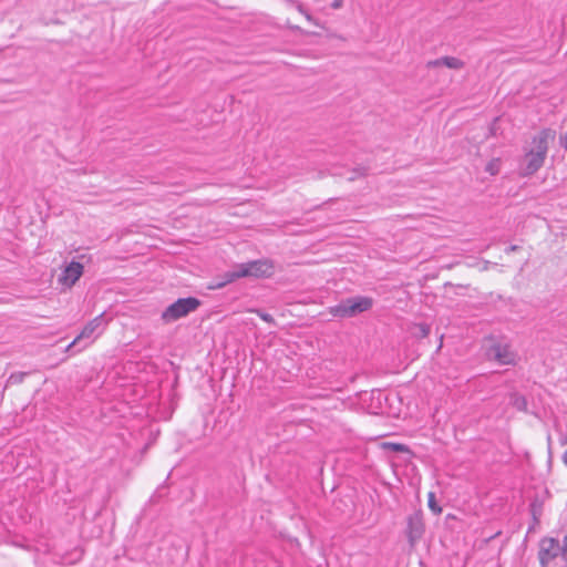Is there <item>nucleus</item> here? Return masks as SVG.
Returning a JSON list of instances; mask_svg holds the SVG:
<instances>
[{
    "mask_svg": "<svg viewBox=\"0 0 567 567\" xmlns=\"http://www.w3.org/2000/svg\"><path fill=\"white\" fill-rule=\"evenodd\" d=\"M555 136L556 132L554 130L544 128L533 137V147L526 152L524 157L525 164L522 168V176H530L544 165L549 148V142H553Z\"/></svg>",
    "mask_w": 567,
    "mask_h": 567,
    "instance_id": "nucleus-1",
    "label": "nucleus"
},
{
    "mask_svg": "<svg viewBox=\"0 0 567 567\" xmlns=\"http://www.w3.org/2000/svg\"><path fill=\"white\" fill-rule=\"evenodd\" d=\"M289 2H290V3H292V4H296V8H297V10H298L300 13H302V14H303L305 12H307V11L305 10L303 6H302L300 2H298L297 0H289Z\"/></svg>",
    "mask_w": 567,
    "mask_h": 567,
    "instance_id": "nucleus-21",
    "label": "nucleus"
},
{
    "mask_svg": "<svg viewBox=\"0 0 567 567\" xmlns=\"http://www.w3.org/2000/svg\"><path fill=\"white\" fill-rule=\"evenodd\" d=\"M199 306L200 301L195 297L179 298L162 312V320L166 323L176 321L195 311Z\"/></svg>",
    "mask_w": 567,
    "mask_h": 567,
    "instance_id": "nucleus-3",
    "label": "nucleus"
},
{
    "mask_svg": "<svg viewBox=\"0 0 567 567\" xmlns=\"http://www.w3.org/2000/svg\"><path fill=\"white\" fill-rule=\"evenodd\" d=\"M256 313L266 322L275 323V319L270 313H267L262 310H256Z\"/></svg>",
    "mask_w": 567,
    "mask_h": 567,
    "instance_id": "nucleus-19",
    "label": "nucleus"
},
{
    "mask_svg": "<svg viewBox=\"0 0 567 567\" xmlns=\"http://www.w3.org/2000/svg\"><path fill=\"white\" fill-rule=\"evenodd\" d=\"M241 277H269L272 274L274 266L267 259L254 260L245 264H238Z\"/></svg>",
    "mask_w": 567,
    "mask_h": 567,
    "instance_id": "nucleus-4",
    "label": "nucleus"
},
{
    "mask_svg": "<svg viewBox=\"0 0 567 567\" xmlns=\"http://www.w3.org/2000/svg\"><path fill=\"white\" fill-rule=\"evenodd\" d=\"M83 269L81 262L72 260L59 277V282L69 288L72 287L82 276Z\"/></svg>",
    "mask_w": 567,
    "mask_h": 567,
    "instance_id": "nucleus-8",
    "label": "nucleus"
},
{
    "mask_svg": "<svg viewBox=\"0 0 567 567\" xmlns=\"http://www.w3.org/2000/svg\"><path fill=\"white\" fill-rule=\"evenodd\" d=\"M486 355L499 364H514L516 360V353L512 351L511 347L501 342L492 344L487 349Z\"/></svg>",
    "mask_w": 567,
    "mask_h": 567,
    "instance_id": "nucleus-6",
    "label": "nucleus"
},
{
    "mask_svg": "<svg viewBox=\"0 0 567 567\" xmlns=\"http://www.w3.org/2000/svg\"><path fill=\"white\" fill-rule=\"evenodd\" d=\"M414 329L413 333L417 338H426L430 333V326L426 323H417L414 326Z\"/></svg>",
    "mask_w": 567,
    "mask_h": 567,
    "instance_id": "nucleus-13",
    "label": "nucleus"
},
{
    "mask_svg": "<svg viewBox=\"0 0 567 567\" xmlns=\"http://www.w3.org/2000/svg\"><path fill=\"white\" fill-rule=\"evenodd\" d=\"M501 169V159L499 158H493L489 161L485 167V171L489 173L491 175H496Z\"/></svg>",
    "mask_w": 567,
    "mask_h": 567,
    "instance_id": "nucleus-14",
    "label": "nucleus"
},
{
    "mask_svg": "<svg viewBox=\"0 0 567 567\" xmlns=\"http://www.w3.org/2000/svg\"><path fill=\"white\" fill-rule=\"evenodd\" d=\"M560 556L567 563V534L563 538V545L560 546Z\"/></svg>",
    "mask_w": 567,
    "mask_h": 567,
    "instance_id": "nucleus-20",
    "label": "nucleus"
},
{
    "mask_svg": "<svg viewBox=\"0 0 567 567\" xmlns=\"http://www.w3.org/2000/svg\"><path fill=\"white\" fill-rule=\"evenodd\" d=\"M303 16L307 18L308 21H313V18L308 12H305Z\"/></svg>",
    "mask_w": 567,
    "mask_h": 567,
    "instance_id": "nucleus-25",
    "label": "nucleus"
},
{
    "mask_svg": "<svg viewBox=\"0 0 567 567\" xmlns=\"http://www.w3.org/2000/svg\"><path fill=\"white\" fill-rule=\"evenodd\" d=\"M406 537L411 547H413L419 539L423 536L424 524L420 513H413L408 517Z\"/></svg>",
    "mask_w": 567,
    "mask_h": 567,
    "instance_id": "nucleus-7",
    "label": "nucleus"
},
{
    "mask_svg": "<svg viewBox=\"0 0 567 567\" xmlns=\"http://www.w3.org/2000/svg\"><path fill=\"white\" fill-rule=\"evenodd\" d=\"M89 346V342H84L79 350H82Z\"/></svg>",
    "mask_w": 567,
    "mask_h": 567,
    "instance_id": "nucleus-27",
    "label": "nucleus"
},
{
    "mask_svg": "<svg viewBox=\"0 0 567 567\" xmlns=\"http://www.w3.org/2000/svg\"><path fill=\"white\" fill-rule=\"evenodd\" d=\"M303 16L307 18L308 21H313V18L308 12H305Z\"/></svg>",
    "mask_w": 567,
    "mask_h": 567,
    "instance_id": "nucleus-26",
    "label": "nucleus"
},
{
    "mask_svg": "<svg viewBox=\"0 0 567 567\" xmlns=\"http://www.w3.org/2000/svg\"><path fill=\"white\" fill-rule=\"evenodd\" d=\"M560 144L567 150V133L560 136Z\"/></svg>",
    "mask_w": 567,
    "mask_h": 567,
    "instance_id": "nucleus-23",
    "label": "nucleus"
},
{
    "mask_svg": "<svg viewBox=\"0 0 567 567\" xmlns=\"http://www.w3.org/2000/svg\"><path fill=\"white\" fill-rule=\"evenodd\" d=\"M427 505L434 514H441L442 508L439 506L436 498H435V494L433 492L429 493Z\"/></svg>",
    "mask_w": 567,
    "mask_h": 567,
    "instance_id": "nucleus-15",
    "label": "nucleus"
},
{
    "mask_svg": "<svg viewBox=\"0 0 567 567\" xmlns=\"http://www.w3.org/2000/svg\"><path fill=\"white\" fill-rule=\"evenodd\" d=\"M367 175V168L365 167H357L351 171L350 176L348 177V181L353 182L359 177H363Z\"/></svg>",
    "mask_w": 567,
    "mask_h": 567,
    "instance_id": "nucleus-17",
    "label": "nucleus"
},
{
    "mask_svg": "<svg viewBox=\"0 0 567 567\" xmlns=\"http://www.w3.org/2000/svg\"><path fill=\"white\" fill-rule=\"evenodd\" d=\"M27 375V372H17L12 373L8 380L9 383H22L24 378Z\"/></svg>",
    "mask_w": 567,
    "mask_h": 567,
    "instance_id": "nucleus-18",
    "label": "nucleus"
},
{
    "mask_svg": "<svg viewBox=\"0 0 567 567\" xmlns=\"http://www.w3.org/2000/svg\"><path fill=\"white\" fill-rule=\"evenodd\" d=\"M509 404L516 408L518 411L527 410V400L524 395L519 393H512L509 396Z\"/></svg>",
    "mask_w": 567,
    "mask_h": 567,
    "instance_id": "nucleus-12",
    "label": "nucleus"
},
{
    "mask_svg": "<svg viewBox=\"0 0 567 567\" xmlns=\"http://www.w3.org/2000/svg\"><path fill=\"white\" fill-rule=\"evenodd\" d=\"M465 63L455 56H442L435 60H431L426 62L427 69H435L439 66H446L449 69L453 70H461L463 69Z\"/></svg>",
    "mask_w": 567,
    "mask_h": 567,
    "instance_id": "nucleus-10",
    "label": "nucleus"
},
{
    "mask_svg": "<svg viewBox=\"0 0 567 567\" xmlns=\"http://www.w3.org/2000/svg\"><path fill=\"white\" fill-rule=\"evenodd\" d=\"M519 247L517 245H512L506 249V252H514L517 251Z\"/></svg>",
    "mask_w": 567,
    "mask_h": 567,
    "instance_id": "nucleus-24",
    "label": "nucleus"
},
{
    "mask_svg": "<svg viewBox=\"0 0 567 567\" xmlns=\"http://www.w3.org/2000/svg\"><path fill=\"white\" fill-rule=\"evenodd\" d=\"M560 555L559 540L554 537H543L539 540L538 559L540 567H548L549 563Z\"/></svg>",
    "mask_w": 567,
    "mask_h": 567,
    "instance_id": "nucleus-5",
    "label": "nucleus"
},
{
    "mask_svg": "<svg viewBox=\"0 0 567 567\" xmlns=\"http://www.w3.org/2000/svg\"><path fill=\"white\" fill-rule=\"evenodd\" d=\"M384 447L389 449L391 451H394V452H404V453H409L410 452V450H409V447L406 445L400 444V443L386 442V443H384Z\"/></svg>",
    "mask_w": 567,
    "mask_h": 567,
    "instance_id": "nucleus-16",
    "label": "nucleus"
},
{
    "mask_svg": "<svg viewBox=\"0 0 567 567\" xmlns=\"http://www.w3.org/2000/svg\"><path fill=\"white\" fill-rule=\"evenodd\" d=\"M102 321V315L95 317L93 320H91L81 331V333L66 347V351H69L71 348L76 347L84 340H87L92 337V334L95 332V330L100 327Z\"/></svg>",
    "mask_w": 567,
    "mask_h": 567,
    "instance_id": "nucleus-9",
    "label": "nucleus"
},
{
    "mask_svg": "<svg viewBox=\"0 0 567 567\" xmlns=\"http://www.w3.org/2000/svg\"><path fill=\"white\" fill-rule=\"evenodd\" d=\"M240 274V270H239V267L238 265L234 266L231 270H228L226 271L221 277H220V280H216L214 282V285H212L209 288L212 289H221L224 288L226 285L239 279V278H243Z\"/></svg>",
    "mask_w": 567,
    "mask_h": 567,
    "instance_id": "nucleus-11",
    "label": "nucleus"
},
{
    "mask_svg": "<svg viewBox=\"0 0 567 567\" xmlns=\"http://www.w3.org/2000/svg\"><path fill=\"white\" fill-rule=\"evenodd\" d=\"M373 299L367 296H355L341 300L338 305L330 307V313L337 318H352L370 310Z\"/></svg>",
    "mask_w": 567,
    "mask_h": 567,
    "instance_id": "nucleus-2",
    "label": "nucleus"
},
{
    "mask_svg": "<svg viewBox=\"0 0 567 567\" xmlns=\"http://www.w3.org/2000/svg\"><path fill=\"white\" fill-rule=\"evenodd\" d=\"M343 4V0H333L332 3H331V7L333 9H340Z\"/></svg>",
    "mask_w": 567,
    "mask_h": 567,
    "instance_id": "nucleus-22",
    "label": "nucleus"
}]
</instances>
